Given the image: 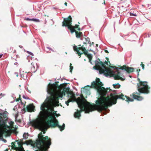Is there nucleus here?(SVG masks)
Listing matches in <instances>:
<instances>
[{
	"instance_id": "1",
	"label": "nucleus",
	"mask_w": 151,
	"mask_h": 151,
	"mask_svg": "<svg viewBox=\"0 0 151 151\" xmlns=\"http://www.w3.org/2000/svg\"><path fill=\"white\" fill-rule=\"evenodd\" d=\"M103 85L102 83L100 82V79L98 78H96L95 81H93L91 83V87L96 88L101 96L96 101V105L91 104L84 98L82 95L81 96V99L79 98H78L79 100L77 101V103L81 110H85L86 113H88L90 112L95 110L101 112L103 110H106L108 106L111 105V102L113 100H116V99L115 97L110 96V97L105 98L104 97L106 95L107 91L104 87L101 86Z\"/></svg>"
},
{
	"instance_id": "2",
	"label": "nucleus",
	"mask_w": 151,
	"mask_h": 151,
	"mask_svg": "<svg viewBox=\"0 0 151 151\" xmlns=\"http://www.w3.org/2000/svg\"><path fill=\"white\" fill-rule=\"evenodd\" d=\"M47 91L50 94L51 97H47L45 102L42 104L41 108L44 109L43 106L47 109H49L51 111H53L54 106L57 105L59 103L58 98H62L63 96L65 95V92L68 95L69 99H72L75 98L74 93L71 92H69L67 88H60L58 85L56 84H49L47 86Z\"/></svg>"
},
{
	"instance_id": "3",
	"label": "nucleus",
	"mask_w": 151,
	"mask_h": 151,
	"mask_svg": "<svg viewBox=\"0 0 151 151\" xmlns=\"http://www.w3.org/2000/svg\"><path fill=\"white\" fill-rule=\"evenodd\" d=\"M41 107V109L42 111L40 113V119H36L32 122V126L35 128L38 129L45 134V131L47 130L50 127H58L61 131L64 129L65 124H63L62 126H59L58 124V121L56 119L54 114L49 109L43 106L44 109Z\"/></svg>"
},
{
	"instance_id": "4",
	"label": "nucleus",
	"mask_w": 151,
	"mask_h": 151,
	"mask_svg": "<svg viewBox=\"0 0 151 151\" xmlns=\"http://www.w3.org/2000/svg\"><path fill=\"white\" fill-rule=\"evenodd\" d=\"M95 67L96 69L99 70L101 73H104L107 75H112L115 80H120L123 81L125 80V77L124 76H122L121 73L118 70L115 71H111V70L105 66V64L107 65V63L106 62L105 63H103L99 59L95 61Z\"/></svg>"
},
{
	"instance_id": "5",
	"label": "nucleus",
	"mask_w": 151,
	"mask_h": 151,
	"mask_svg": "<svg viewBox=\"0 0 151 151\" xmlns=\"http://www.w3.org/2000/svg\"><path fill=\"white\" fill-rule=\"evenodd\" d=\"M42 133L38 135V139L36 140L34 145L36 147V151H46L51 144V139L48 136L44 137Z\"/></svg>"
},
{
	"instance_id": "6",
	"label": "nucleus",
	"mask_w": 151,
	"mask_h": 151,
	"mask_svg": "<svg viewBox=\"0 0 151 151\" xmlns=\"http://www.w3.org/2000/svg\"><path fill=\"white\" fill-rule=\"evenodd\" d=\"M81 40L83 41V45H78V47L77 46L75 45L73 47V49L75 51L77 52V54L79 58L81 57V55L82 54H84L85 55H87L89 60V62L91 63V59L92 58L91 55L88 53V52L86 50V45L87 44H89V46H91V42L90 41V39L88 37H84L81 38Z\"/></svg>"
},
{
	"instance_id": "7",
	"label": "nucleus",
	"mask_w": 151,
	"mask_h": 151,
	"mask_svg": "<svg viewBox=\"0 0 151 151\" xmlns=\"http://www.w3.org/2000/svg\"><path fill=\"white\" fill-rule=\"evenodd\" d=\"M8 118V113L4 111L0 113V130L3 129L5 132H10L11 129L14 128V122L11 121H8L7 124H6L5 121Z\"/></svg>"
},
{
	"instance_id": "8",
	"label": "nucleus",
	"mask_w": 151,
	"mask_h": 151,
	"mask_svg": "<svg viewBox=\"0 0 151 151\" xmlns=\"http://www.w3.org/2000/svg\"><path fill=\"white\" fill-rule=\"evenodd\" d=\"M137 85L139 92H134L130 95V96L135 99L141 101L143 99V98L142 96L137 95L135 94L139 95L140 93H148L149 92V89L150 88L148 87L146 82H140L139 83H137Z\"/></svg>"
},
{
	"instance_id": "9",
	"label": "nucleus",
	"mask_w": 151,
	"mask_h": 151,
	"mask_svg": "<svg viewBox=\"0 0 151 151\" xmlns=\"http://www.w3.org/2000/svg\"><path fill=\"white\" fill-rule=\"evenodd\" d=\"M72 18L70 16L68 18H64L62 26L67 27L71 31L72 33L76 32L74 28H78V25H76L74 27L71 25Z\"/></svg>"
},
{
	"instance_id": "10",
	"label": "nucleus",
	"mask_w": 151,
	"mask_h": 151,
	"mask_svg": "<svg viewBox=\"0 0 151 151\" xmlns=\"http://www.w3.org/2000/svg\"><path fill=\"white\" fill-rule=\"evenodd\" d=\"M110 96H111V97H115V98H116V100L115 101L114 100H113V101H112V102H111V103H112V105L111 106H111L112 104H115L116 103V100L118 99H122L123 100L125 99L124 98V95L122 94L119 95H116L115 96H113L112 94H111L110 95V96H107L106 97H110ZM125 97L126 98V99L127 100V101H134V99H133L130 98L129 97L125 96Z\"/></svg>"
},
{
	"instance_id": "11",
	"label": "nucleus",
	"mask_w": 151,
	"mask_h": 151,
	"mask_svg": "<svg viewBox=\"0 0 151 151\" xmlns=\"http://www.w3.org/2000/svg\"><path fill=\"white\" fill-rule=\"evenodd\" d=\"M17 142V145H16V142H14L13 145L14 149L17 151H25L24 150V149L22 146L23 143L21 142H19L17 140L16 141Z\"/></svg>"
},
{
	"instance_id": "12",
	"label": "nucleus",
	"mask_w": 151,
	"mask_h": 151,
	"mask_svg": "<svg viewBox=\"0 0 151 151\" xmlns=\"http://www.w3.org/2000/svg\"><path fill=\"white\" fill-rule=\"evenodd\" d=\"M121 69L122 70H124L125 71L128 73H131L134 71V69L133 68L127 67L124 65L121 68Z\"/></svg>"
},
{
	"instance_id": "13",
	"label": "nucleus",
	"mask_w": 151,
	"mask_h": 151,
	"mask_svg": "<svg viewBox=\"0 0 151 151\" xmlns=\"http://www.w3.org/2000/svg\"><path fill=\"white\" fill-rule=\"evenodd\" d=\"M31 64V71L32 73H35L37 70V64L36 63L33 62Z\"/></svg>"
},
{
	"instance_id": "14",
	"label": "nucleus",
	"mask_w": 151,
	"mask_h": 151,
	"mask_svg": "<svg viewBox=\"0 0 151 151\" xmlns=\"http://www.w3.org/2000/svg\"><path fill=\"white\" fill-rule=\"evenodd\" d=\"M35 106L33 104H30L27 106V111L28 112H32L34 111Z\"/></svg>"
},
{
	"instance_id": "15",
	"label": "nucleus",
	"mask_w": 151,
	"mask_h": 151,
	"mask_svg": "<svg viewBox=\"0 0 151 151\" xmlns=\"http://www.w3.org/2000/svg\"><path fill=\"white\" fill-rule=\"evenodd\" d=\"M80 109V111H78V110H77V111L75 112L74 114V116L75 118H78V119H79L80 117L81 116V112L83 111H85V110L82 111L81 110V109Z\"/></svg>"
},
{
	"instance_id": "16",
	"label": "nucleus",
	"mask_w": 151,
	"mask_h": 151,
	"mask_svg": "<svg viewBox=\"0 0 151 151\" xmlns=\"http://www.w3.org/2000/svg\"><path fill=\"white\" fill-rule=\"evenodd\" d=\"M76 36L77 38H80L81 39V38L83 37V34L82 32H76Z\"/></svg>"
},
{
	"instance_id": "17",
	"label": "nucleus",
	"mask_w": 151,
	"mask_h": 151,
	"mask_svg": "<svg viewBox=\"0 0 151 151\" xmlns=\"http://www.w3.org/2000/svg\"><path fill=\"white\" fill-rule=\"evenodd\" d=\"M17 106H14L13 110L15 111V118H16L18 116V111L17 110Z\"/></svg>"
},
{
	"instance_id": "18",
	"label": "nucleus",
	"mask_w": 151,
	"mask_h": 151,
	"mask_svg": "<svg viewBox=\"0 0 151 151\" xmlns=\"http://www.w3.org/2000/svg\"><path fill=\"white\" fill-rule=\"evenodd\" d=\"M20 74L21 77L23 78L24 79H25V78H27V72H26L24 74L21 72Z\"/></svg>"
},
{
	"instance_id": "19",
	"label": "nucleus",
	"mask_w": 151,
	"mask_h": 151,
	"mask_svg": "<svg viewBox=\"0 0 151 151\" xmlns=\"http://www.w3.org/2000/svg\"><path fill=\"white\" fill-rule=\"evenodd\" d=\"M28 136V133H24L23 136V138L25 139H27Z\"/></svg>"
},
{
	"instance_id": "20",
	"label": "nucleus",
	"mask_w": 151,
	"mask_h": 151,
	"mask_svg": "<svg viewBox=\"0 0 151 151\" xmlns=\"http://www.w3.org/2000/svg\"><path fill=\"white\" fill-rule=\"evenodd\" d=\"M114 87L115 88H118L120 87V85L119 84H113Z\"/></svg>"
},
{
	"instance_id": "21",
	"label": "nucleus",
	"mask_w": 151,
	"mask_h": 151,
	"mask_svg": "<svg viewBox=\"0 0 151 151\" xmlns=\"http://www.w3.org/2000/svg\"><path fill=\"white\" fill-rule=\"evenodd\" d=\"M32 21L36 22H39L40 21V20L38 19L35 18L32 19Z\"/></svg>"
},
{
	"instance_id": "22",
	"label": "nucleus",
	"mask_w": 151,
	"mask_h": 151,
	"mask_svg": "<svg viewBox=\"0 0 151 151\" xmlns=\"http://www.w3.org/2000/svg\"><path fill=\"white\" fill-rule=\"evenodd\" d=\"M72 99H68L67 101H66V104L67 106L68 105V103L69 102H70L72 101Z\"/></svg>"
},
{
	"instance_id": "23",
	"label": "nucleus",
	"mask_w": 151,
	"mask_h": 151,
	"mask_svg": "<svg viewBox=\"0 0 151 151\" xmlns=\"http://www.w3.org/2000/svg\"><path fill=\"white\" fill-rule=\"evenodd\" d=\"M71 63L70 64V72H72V70L73 68V67L72 66Z\"/></svg>"
},
{
	"instance_id": "24",
	"label": "nucleus",
	"mask_w": 151,
	"mask_h": 151,
	"mask_svg": "<svg viewBox=\"0 0 151 151\" xmlns=\"http://www.w3.org/2000/svg\"><path fill=\"white\" fill-rule=\"evenodd\" d=\"M46 48H47V49H49V50H50L51 51H52V52H54V50L53 49H52V48H50V47H46Z\"/></svg>"
},
{
	"instance_id": "25",
	"label": "nucleus",
	"mask_w": 151,
	"mask_h": 151,
	"mask_svg": "<svg viewBox=\"0 0 151 151\" xmlns=\"http://www.w3.org/2000/svg\"><path fill=\"white\" fill-rule=\"evenodd\" d=\"M24 20L27 21H32V19H30L29 18H26L24 19Z\"/></svg>"
},
{
	"instance_id": "26",
	"label": "nucleus",
	"mask_w": 151,
	"mask_h": 151,
	"mask_svg": "<svg viewBox=\"0 0 151 151\" xmlns=\"http://www.w3.org/2000/svg\"><path fill=\"white\" fill-rule=\"evenodd\" d=\"M23 98L25 99H28V98L25 95H23Z\"/></svg>"
},
{
	"instance_id": "27",
	"label": "nucleus",
	"mask_w": 151,
	"mask_h": 151,
	"mask_svg": "<svg viewBox=\"0 0 151 151\" xmlns=\"http://www.w3.org/2000/svg\"><path fill=\"white\" fill-rule=\"evenodd\" d=\"M141 66L142 67V68L143 69H144V66H145L144 65V64H143L142 63L141 64Z\"/></svg>"
},
{
	"instance_id": "28",
	"label": "nucleus",
	"mask_w": 151,
	"mask_h": 151,
	"mask_svg": "<svg viewBox=\"0 0 151 151\" xmlns=\"http://www.w3.org/2000/svg\"><path fill=\"white\" fill-rule=\"evenodd\" d=\"M130 16H136V14H133V13H130Z\"/></svg>"
},
{
	"instance_id": "29",
	"label": "nucleus",
	"mask_w": 151,
	"mask_h": 151,
	"mask_svg": "<svg viewBox=\"0 0 151 151\" xmlns=\"http://www.w3.org/2000/svg\"><path fill=\"white\" fill-rule=\"evenodd\" d=\"M29 54L31 55H33V54L31 52H29Z\"/></svg>"
},
{
	"instance_id": "30",
	"label": "nucleus",
	"mask_w": 151,
	"mask_h": 151,
	"mask_svg": "<svg viewBox=\"0 0 151 151\" xmlns=\"http://www.w3.org/2000/svg\"><path fill=\"white\" fill-rule=\"evenodd\" d=\"M19 47L20 48H22L23 47V46H21V45H19Z\"/></svg>"
},
{
	"instance_id": "31",
	"label": "nucleus",
	"mask_w": 151,
	"mask_h": 151,
	"mask_svg": "<svg viewBox=\"0 0 151 151\" xmlns=\"http://www.w3.org/2000/svg\"><path fill=\"white\" fill-rule=\"evenodd\" d=\"M2 55H3L2 54L0 55V58H1L2 56Z\"/></svg>"
},
{
	"instance_id": "32",
	"label": "nucleus",
	"mask_w": 151,
	"mask_h": 151,
	"mask_svg": "<svg viewBox=\"0 0 151 151\" xmlns=\"http://www.w3.org/2000/svg\"><path fill=\"white\" fill-rule=\"evenodd\" d=\"M18 64V63H17V62H16L14 63V65H17Z\"/></svg>"
},
{
	"instance_id": "33",
	"label": "nucleus",
	"mask_w": 151,
	"mask_h": 151,
	"mask_svg": "<svg viewBox=\"0 0 151 151\" xmlns=\"http://www.w3.org/2000/svg\"><path fill=\"white\" fill-rule=\"evenodd\" d=\"M105 52L106 53H108V52L107 50H106Z\"/></svg>"
},
{
	"instance_id": "34",
	"label": "nucleus",
	"mask_w": 151,
	"mask_h": 151,
	"mask_svg": "<svg viewBox=\"0 0 151 151\" xmlns=\"http://www.w3.org/2000/svg\"><path fill=\"white\" fill-rule=\"evenodd\" d=\"M67 3H66V2H65V6H67Z\"/></svg>"
},
{
	"instance_id": "35",
	"label": "nucleus",
	"mask_w": 151,
	"mask_h": 151,
	"mask_svg": "<svg viewBox=\"0 0 151 151\" xmlns=\"http://www.w3.org/2000/svg\"><path fill=\"white\" fill-rule=\"evenodd\" d=\"M16 57L17 58H19V55H16Z\"/></svg>"
},
{
	"instance_id": "36",
	"label": "nucleus",
	"mask_w": 151,
	"mask_h": 151,
	"mask_svg": "<svg viewBox=\"0 0 151 151\" xmlns=\"http://www.w3.org/2000/svg\"><path fill=\"white\" fill-rule=\"evenodd\" d=\"M25 110V108H24V109H23L22 110H22L24 111V110Z\"/></svg>"
},
{
	"instance_id": "37",
	"label": "nucleus",
	"mask_w": 151,
	"mask_h": 151,
	"mask_svg": "<svg viewBox=\"0 0 151 151\" xmlns=\"http://www.w3.org/2000/svg\"><path fill=\"white\" fill-rule=\"evenodd\" d=\"M6 140H5L4 141V142H6Z\"/></svg>"
},
{
	"instance_id": "38",
	"label": "nucleus",
	"mask_w": 151,
	"mask_h": 151,
	"mask_svg": "<svg viewBox=\"0 0 151 151\" xmlns=\"http://www.w3.org/2000/svg\"><path fill=\"white\" fill-rule=\"evenodd\" d=\"M16 52L15 50H14V52Z\"/></svg>"
},
{
	"instance_id": "39",
	"label": "nucleus",
	"mask_w": 151,
	"mask_h": 151,
	"mask_svg": "<svg viewBox=\"0 0 151 151\" xmlns=\"http://www.w3.org/2000/svg\"><path fill=\"white\" fill-rule=\"evenodd\" d=\"M15 60L16 61L17 60L16 59H15Z\"/></svg>"
},
{
	"instance_id": "40",
	"label": "nucleus",
	"mask_w": 151,
	"mask_h": 151,
	"mask_svg": "<svg viewBox=\"0 0 151 151\" xmlns=\"http://www.w3.org/2000/svg\"><path fill=\"white\" fill-rule=\"evenodd\" d=\"M92 43L93 44V42H92Z\"/></svg>"
},
{
	"instance_id": "41",
	"label": "nucleus",
	"mask_w": 151,
	"mask_h": 151,
	"mask_svg": "<svg viewBox=\"0 0 151 151\" xmlns=\"http://www.w3.org/2000/svg\"><path fill=\"white\" fill-rule=\"evenodd\" d=\"M1 95H2V93H1Z\"/></svg>"
},
{
	"instance_id": "42",
	"label": "nucleus",
	"mask_w": 151,
	"mask_h": 151,
	"mask_svg": "<svg viewBox=\"0 0 151 151\" xmlns=\"http://www.w3.org/2000/svg\"><path fill=\"white\" fill-rule=\"evenodd\" d=\"M1 95H2V93H1Z\"/></svg>"
}]
</instances>
